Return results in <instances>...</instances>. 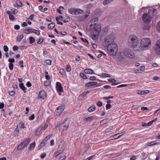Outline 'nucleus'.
<instances>
[{
	"instance_id": "f257e3e1",
	"label": "nucleus",
	"mask_w": 160,
	"mask_h": 160,
	"mask_svg": "<svg viewBox=\"0 0 160 160\" xmlns=\"http://www.w3.org/2000/svg\"><path fill=\"white\" fill-rule=\"evenodd\" d=\"M128 44L130 48L135 51H138L139 45V41L137 37L134 35H131L128 39Z\"/></svg>"
},
{
	"instance_id": "f03ea898",
	"label": "nucleus",
	"mask_w": 160,
	"mask_h": 160,
	"mask_svg": "<svg viewBox=\"0 0 160 160\" xmlns=\"http://www.w3.org/2000/svg\"><path fill=\"white\" fill-rule=\"evenodd\" d=\"M151 41L148 38H143L139 42L138 51H142L148 49L151 46Z\"/></svg>"
},
{
	"instance_id": "7ed1b4c3",
	"label": "nucleus",
	"mask_w": 160,
	"mask_h": 160,
	"mask_svg": "<svg viewBox=\"0 0 160 160\" xmlns=\"http://www.w3.org/2000/svg\"><path fill=\"white\" fill-rule=\"evenodd\" d=\"M120 56L122 57L123 59L125 57L132 58L134 57V54L133 51L129 49L126 48L124 49L123 51L120 53Z\"/></svg>"
},
{
	"instance_id": "20e7f679",
	"label": "nucleus",
	"mask_w": 160,
	"mask_h": 160,
	"mask_svg": "<svg viewBox=\"0 0 160 160\" xmlns=\"http://www.w3.org/2000/svg\"><path fill=\"white\" fill-rule=\"evenodd\" d=\"M107 50L109 54L111 56L115 55L117 53L118 50V46L115 43H109L107 46Z\"/></svg>"
},
{
	"instance_id": "39448f33",
	"label": "nucleus",
	"mask_w": 160,
	"mask_h": 160,
	"mask_svg": "<svg viewBox=\"0 0 160 160\" xmlns=\"http://www.w3.org/2000/svg\"><path fill=\"white\" fill-rule=\"evenodd\" d=\"M154 50L156 54L160 55V40L156 41L154 47Z\"/></svg>"
},
{
	"instance_id": "423d86ee",
	"label": "nucleus",
	"mask_w": 160,
	"mask_h": 160,
	"mask_svg": "<svg viewBox=\"0 0 160 160\" xmlns=\"http://www.w3.org/2000/svg\"><path fill=\"white\" fill-rule=\"evenodd\" d=\"M114 37L113 34H111L107 36L105 39V41L107 43L108 45L109 43L111 44L112 43H115L114 42Z\"/></svg>"
},
{
	"instance_id": "0eeeda50",
	"label": "nucleus",
	"mask_w": 160,
	"mask_h": 160,
	"mask_svg": "<svg viewBox=\"0 0 160 160\" xmlns=\"http://www.w3.org/2000/svg\"><path fill=\"white\" fill-rule=\"evenodd\" d=\"M142 18L144 22H150L151 20L152 17L149 13H144L142 16Z\"/></svg>"
},
{
	"instance_id": "6e6552de",
	"label": "nucleus",
	"mask_w": 160,
	"mask_h": 160,
	"mask_svg": "<svg viewBox=\"0 0 160 160\" xmlns=\"http://www.w3.org/2000/svg\"><path fill=\"white\" fill-rule=\"evenodd\" d=\"M98 18H95L92 19L89 22V26L90 27V29H92L94 28V26L97 24L98 22Z\"/></svg>"
},
{
	"instance_id": "1a4fd4ad",
	"label": "nucleus",
	"mask_w": 160,
	"mask_h": 160,
	"mask_svg": "<svg viewBox=\"0 0 160 160\" xmlns=\"http://www.w3.org/2000/svg\"><path fill=\"white\" fill-rule=\"evenodd\" d=\"M64 109V107L63 106H61L58 107L55 110L56 115H59Z\"/></svg>"
},
{
	"instance_id": "9d476101",
	"label": "nucleus",
	"mask_w": 160,
	"mask_h": 160,
	"mask_svg": "<svg viewBox=\"0 0 160 160\" xmlns=\"http://www.w3.org/2000/svg\"><path fill=\"white\" fill-rule=\"evenodd\" d=\"M57 90L58 92H62L63 91V88L62 87L61 84L59 82H57L56 83Z\"/></svg>"
},
{
	"instance_id": "9b49d317",
	"label": "nucleus",
	"mask_w": 160,
	"mask_h": 160,
	"mask_svg": "<svg viewBox=\"0 0 160 160\" xmlns=\"http://www.w3.org/2000/svg\"><path fill=\"white\" fill-rule=\"evenodd\" d=\"M39 97L40 98L44 99L46 97V94L44 90H41L39 92Z\"/></svg>"
},
{
	"instance_id": "f8f14e48",
	"label": "nucleus",
	"mask_w": 160,
	"mask_h": 160,
	"mask_svg": "<svg viewBox=\"0 0 160 160\" xmlns=\"http://www.w3.org/2000/svg\"><path fill=\"white\" fill-rule=\"evenodd\" d=\"M89 15V12H87L84 15L79 16L78 18L81 21H83L88 17Z\"/></svg>"
},
{
	"instance_id": "ddd939ff",
	"label": "nucleus",
	"mask_w": 160,
	"mask_h": 160,
	"mask_svg": "<svg viewBox=\"0 0 160 160\" xmlns=\"http://www.w3.org/2000/svg\"><path fill=\"white\" fill-rule=\"evenodd\" d=\"M92 29L95 30V32L98 33L99 34V32L101 31V26L100 25L97 24L95 26H94V28Z\"/></svg>"
},
{
	"instance_id": "4468645a",
	"label": "nucleus",
	"mask_w": 160,
	"mask_h": 160,
	"mask_svg": "<svg viewBox=\"0 0 160 160\" xmlns=\"http://www.w3.org/2000/svg\"><path fill=\"white\" fill-rule=\"evenodd\" d=\"M97 84V82H89L87 83L85 86L87 87L93 86L96 85Z\"/></svg>"
},
{
	"instance_id": "2eb2a0df",
	"label": "nucleus",
	"mask_w": 160,
	"mask_h": 160,
	"mask_svg": "<svg viewBox=\"0 0 160 160\" xmlns=\"http://www.w3.org/2000/svg\"><path fill=\"white\" fill-rule=\"evenodd\" d=\"M149 22H144L142 25V28L144 30H148L150 28V26L149 24Z\"/></svg>"
},
{
	"instance_id": "dca6fc26",
	"label": "nucleus",
	"mask_w": 160,
	"mask_h": 160,
	"mask_svg": "<svg viewBox=\"0 0 160 160\" xmlns=\"http://www.w3.org/2000/svg\"><path fill=\"white\" fill-rule=\"evenodd\" d=\"M42 128L41 127L38 128L35 132V135L36 136L40 135L42 133Z\"/></svg>"
},
{
	"instance_id": "f3484780",
	"label": "nucleus",
	"mask_w": 160,
	"mask_h": 160,
	"mask_svg": "<svg viewBox=\"0 0 160 160\" xmlns=\"http://www.w3.org/2000/svg\"><path fill=\"white\" fill-rule=\"evenodd\" d=\"M30 141V139L29 138H27L24 140L22 143L23 144L24 146H27L29 144Z\"/></svg>"
},
{
	"instance_id": "a211bd4d",
	"label": "nucleus",
	"mask_w": 160,
	"mask_h": 160,
	"mask_svg": "<svg viewBox=\"0 0 160 160\" xmlns=\"http://www.w3.org/2000/svg\"><path fill=\"white\" fill-rule=\"evenodd\" d=\"M84 72L86 74H92L94 72L92 69L88 68L85 69L84 70Z\"/></svg>"
},
{
	"instance_id": "6ab92c4d",
	"label": "nucleus",
	"mask_w": 160,
	"mask_h": 160,
	"mask_svg": "<svg viewBox=\"0 0 160 160\" xmlns=\"http://www.w3.org/2000/svg\"><path fill=\"white\" fill-rule=\"evenodd\" d=\"M149 92V91L148 90L144 91H138L137 92V93L138 94L144 95L145 94L148 93Z\"/></svg>"
},
{
	"instance_id": "aec40b11",
	"label": "nucleus",
	"mask_w": 160,
	"mask_h": 160,
	"mask_svg": "<svg viewBox=\"0 0 160 160\" xmlns=\"http://www.w3.org/2000/svg\"><path fill=\"white\" fill-rule=\"evenodd\" d=\"M69 127L68 124L64 125L62 128V127L60 125L59 126V129H62L63 131H67Z\"/></svg>"
},
{
	"instance_id": "412c9836",
	"label": "nucleus",
	"mask_w": 160,
	"mask_h": 160,
	"mask_svg": "<svg viewBox=\"0 0 160 160\" xmlns=\"http://www.w3.org/2000/svg\"><path fill=\"white\" fill-rule=\"evenodd\" d=\"M98 33L93 32L91 35L92 38L94 40H96L98 37Z\"/></svg>"
},
{
	"instance_id": "4be33fe9",
	"label": "nucleus",
	"mask_w": 160,
	"mask_h": 160,
	"mask_svg": "<svg viewBox=\"0 0 160 160\" xmlns=\"http://www.w3.org/2000/svg\"><path fill=\"white\" fill-rule=\"evenodd\" d=\"M89 92L88 91H87L84 92L79 96V98H81L82 99H84V97Z\"/></svg>"
},
{
	"instance_id": "5701e85b",
	"label": "nucleus",
	"mask_w": 160,
	"mask_h": 160,
	"mask_svg": "<svg viewBox=\"0 0 160 160\" xmlns=\"http://www.w3.org/2000/svg\"><path fill=\"white\" fill-rule=\"evenodd\" d=\"M75 15L81 14L83 13V11L80 9H75Z\"/></svg>"
},
{
	"instance_id": "b1692460",
	"label": "nucleus",
	"mask_w": 160,
	"mask_h": 160,
	"mask_svg": "<svg viewBox=\"0 0 160 160\" xmlns=\"http://www.w3.org/2000/svg\"><path fill=\"white\" fill-rule=\"evenodd\" d=\"M19 87L23 91H24V93L26 92V88L23 83H21L20 84Z\"/></svg>"
},
{
	"instance_id": "393cba45",
	"label": "nucleus",
	"mask_w": 160,
	"mask_h": 160,
	"mask_svg": "<svg viewBox=\"0 0 160 160\" xmlns=\"http://www.w3.org/2000/svg\"><path fill=\"white\" fill-rule=\"evenodd\" d=\"M114 0H105L103 2V4L104 5H106L111 3Z\"/></svg>"
},
{
	"instance_id": "a878e982",
	"label": "nucleus",
	"mask_w": 160,
	"mask_h": 160,
	"mask_svg": "<svg viewBox=\"0 0 160 160\" xmlns=\"http://www.w3.org/2000/svg\"><path fill=\"white\" fill-rule=\"evenodd\" d=\"M94 119L93 116L88 117L87 118H85L84 120L86 121H91Z\"/></svg>"
},
{
	"instance_id": "bb28decb",
	"label": "nucleus",
	"mask_w": 160,
	"mask_h": 160,
	"mask_svg": "<svg viewBox=\"0 0 160 160\" xmlns=\"http://www.w3.org/2000/svg\"><path fill=\"white\" fill-rule=\"evenodd\" d=\"M75 9L74 8H71L68 10L69 12L73 15H75Z\"/></svg>"
},
{
	"instance_id": "cd10ccee",
	"label": "nucleus",
	"mask_w": 160,
	"mask_h": 160,
	"mask_svg": "<svg viewBox=\"0 0 160 160\" xmlns=\"http://www.w3.org/2000/svg\"><path fill=\"white\" fill-rule=\"evenodd\" d=\"M18 128V126H17V128L14 131V134L15 136H18L19 135V131Z\"/></svg>"
},
{
	"instance_id": "c85d7f7f",
	"label": "nucleus",
	"mask_w": 160,
	"mask_h": 160,
	"mask_svg": "<svg viewBox=\"0 0 160 160\" xmlns=\"http://www.w3.org/2000/svg\"><path fill=\"white\" fill-rule=\"evenodd\" d=\"M101 32L103 35H105L108 32V29L107 28H103Z\"/></svg>"
},
{
	"instance_id": "c756f323",
	"label": "nucleus",
	"mask_w": 160,
	"mask_h": 160,
	"mask_svg": "<svg viewBox=\"0 0 160 160\" xmlns=\"http://www.w3.org/2000/svg\"><path fill=\"white\" fill-rule=\"evenodd\" d=\"M25 147L22 143H20L18 146L17 149L18 150H21L23 149Z\"/></svg>"
},
{
	"instance_id": "7c9ffc66",
	"label": "nucleus",
	"mask_w": 160,
	"mask_h": 160,
	"mask_svg": "<svg viewBox=\"0 0 160 160\" xmlns=\"http://www.w3.org/2000/svg\"><path fill=\"white\" fill-rule=\"evenodd\" d=\"M159 142H156V141H152L148 144V146L155 145L159 143Z\"/></svg>"
},
{
	"instance_id": "2f4dec72",
	"label": "nucleus",
	"mask_w": 160,
	"mask_h": 160,
	"mask_svg": "<svg viewBox=\"0 0 160 160\" xmlns=\"http://www.w3.org/2000/svg\"><path fill=\"white\" fill-rule=\"evenodd\" d=\"M35 146V143L34 142L33 143H31L29 146V149L30 150H32L33 149Z\"/></svg>"
},
{
	"instance_id": "473e14b6",
	"label": "nucleus",
	"mask_w": 160,
	"mask_h": 160,
	"mask_svg": "<svg viewBox=\"0 0 160 160\" xmlns=\"http://www.w3.org/2000/svg\"><path fill=\"white\" fill-rule=\"evenodd\" d=\"M55 27V24L54 23L52 22L49 24L48 25V28L49 29H52Z\"/></svg>"
},
{
	"instance_id": "72a5a7b5",
	"label": "nucleus",
	"mask_w": 160,
	"mask_h": 160,
	"mask_svg": "<svg viewBox=\"0 0 160 160\" xmlns=\"http://www.w3.org/2000/svg\"><path fill=\"white\" fill-rule=\"evenodd\" d=\"M64 9V8L62 6H60L59 8V9H57V11L60 14H62L61 11Z\"/></svg>"
},
{
	"instance_id": "f704fd0d",
	"label": "nucleus",
	"mask_w": 160,
	"mask_h": 160,
	"mask_svg": "<svg viewBox=\"0 0 160 160\" xmlns=\"http://www.w3.org/2000/svg\"><path fill=\"white\" fill-rule=\"evenodd\" d=\"M151 122H149L148 123H144L142 124V127H146L148 126H150L152 125Z\"/></svg>"
},
{
	"instance_id": "c9c22d12",
	"label": "nucleus",
	"mask_w": 160,
	"mask_h": 160,
	"mask_svg": "<svg viewBox=\"0 0 160 160\" xmlns=\"http://www.w3.org/2000/svg\"><path fill=\"white\" fill-rule=\"evenodd\" d=\"M95 109V107H90L88 109V111L90 112H91L94 111Z\"/></svg>"
},
{
	"instance_id": "e433bc0d",
	"label": "nucleus",
	"mask_w": 160,
	"mask_h": 160,
	"mask_svg": "<svg viewBox=\"0 0 160 160\" xmlns=\"http://www.w3.org/2000/svg\"><path fill=\"white\" fill-rule=\"evenodd\" d=\"M32 31L31 29H28L25 30L24 32L26 34H28L31 32Z\"/></svg>"
},
{
	"instance_id": "4c0bfd02",
	"label": "nucleus",
	"mask_w": 160,
	"mask_h": 160,
	"mask_svg": "<svg viewBox=\"0 0 160 160\" xmlns=\"http://www.w3.org/2000/svg\"><path fill=\"white\" fill-rule=\"evenodd\" d=\"M29 38V40H30V42H29L30 44H32L35 42V39L32 37H30Z\"/></svg>"
},
{
	"instance_id": "58836bf2",
	"label": "nucleus",
	"mask_w": 160,
	"mask_h": 160,
	"mask_svg": "<svg viewBox=\"0 0 160 160\" xmlns=\"http://www.w3.org/2000/svg\"><path fill=\"white\" fill-rule=\"evenodd\" d=\"M109 121V119H108L107 118V119H104L100 121V123H101L102 124L106 123L107 122H108Z\"/></svg>"
},
{
	"instance_id": "ea45409f",
	"label": "nucleus",
	"mask_w": 160,
	"mask_h": 160,
	"mask_svg": "<svg viewBox=\"0 0 160 160\" xmlns=\"http://www.w3.org/2000/svg\"><path fill=\"white\" fill-rule=\"evenodd\" d=\"M80 75L82 78L84 79H87V76L83 73H80Z\"/></svg>"
},
{
	"instance_id": "a19ab883",
	"label": "nucleus",
	"mask_w": 160,
	"mask_h": 160,
	"mask_svg": "<svg viewBox=\"0 0 160 160\" xmlns=\"http://www.w3.org/2000/svg\"><path fill=\"white\" fill-rule=\"evenodd\" d=\"M23 38V35H20L19 36L17 37V40L18 42H19L21 41Z\"/></svg>"
},
{
	"instance_id": "79ce46f5",
	"label": "nucleus",
	"mask_w": 160,
	"mask_h": 160,
	"mask_svg": "<svg viewBox=\"0 0 160 160\" xmlns=\"http://www.w3.org/2000/svg\"><path fill=\"white\" fill-rule=\"evenodd\" d=\"M47 141V140L46 139H43L42 140L41 142L40 143V145L41 146H42L44 147L46 144V142Z\"/></svg>"
},
{
	"instance_id": "37998d69",
	"label": "nucleus",
	"mask_w": 160,
	"mask_h": 160,
	"mask_svg": "<svg viewBox=\"0 0 160 160\" xmlns=\"http://www.w3.org/2000/svg\"><path fill=\"white\" fill-rule=\"evenodd\" d=\"M16 3L17 5L19 7H22V2L19 0H17L16 1Z\"/></svg>"
},
{
	"instance_id": "c03bdc74",
	"label": "nucleus",
	"mask_w": 160,
	"mask_h": 160,
	"mask_svg": "<svg viewBox=\"0 0 160 160\" xmlns=\"http://www.w3.org/2000/svg\"><path fill=\"white\" fill-rule=\"evenodd\" d=\"M32 32L33 33H35L36 34L38 35L40 34V32L37 30H32Z\"/></svg>"
},
{
	"instance_id": "a18cd8bd",
	"label": "nucleus",
	"mask_w": 160,
	"mask_h": 160,
	"mask_svg": "<svg viewBox=\"0 0 160 160\" xmlns=\"http://www.w3.org/2000/svg\"><path fill=\"white\" fill-rule=\"evenodd\" d=\"M45 73H46V75H45L46 78L47 80H50V78L48 72H46Z\"/></svg>"
},
{
	"instance_id": "49530a36",
	"label": "nucleus",
	"mask_w": 160,
	"mask_h": 160,
	"mask_svg": "<svg viewBox=\"0 0 160 160\" xmlns=\"http://www.w3.org/2000/svg\"><path fill=\"white\" fill-rule=\"evenodd\" d=\"M45 62L47 64L51 65L52 64V61L50 60H46Z\"/></svg>"
},
{
	"instance_id": "de8ad7c7",
	"label": "nucleus",
	"mask_w": 160,
	"mask_h": 160,
	"mask_svg": "<svg viewBox=\"0 0 160 160\" xmlns=\"http://www.w3.org/2000/svg\"><path fill=\"white\" fill-rule=\"evenodd\" d=\"M120 134V133H117V134H114V135H112V136H111V138H112V139H117V138H119V137L120 136V135L119 136H118V137H117V138H115V136H117L118 135Z\"/></svg>"
},
{
	"instance_id": "09e8293b",
	"label": "nucleus",
	"mask_w": 160,
	"mask_h": 160,
	"mask_svg": "<svg viewBox=\"0 0 160 160\" xmlns=\"http://www.w3.org/2000/svg\"><path fill=\"white\" fill-rule=\"evenodd\" d=\"M62 17L61 16H60L58 18L56 17V20L57 21H58L59 20L60 21H62Z\"/></svg>"
},
{
	"instance_id": "8fccbe9b",
	"label": "nucleus",
	"mask_w": 160,
	"mask_h": 160,
	"mask_svg": "<svg viewBox=\"0 0 160 160\" xmlns=\"http://www.w3.org/2000/svg\"><path fill=\"white\" fill-rule=\"evenodd\" d=\"M157 29L160 32V21L158 22L157 24Z\"/></svg>"
},
{
	"instance_id": "3c124183",
	"label": "nucleus",
	"mask_w": 160,
	"mask_h": 160,
	"mask_svg": "<svg viewBox=\"0 0 160 160\" xmlns=\"http://www.w3.org/2000/svg\"><path fill=\"white\" fill-rule=\"evenodd\" d=\"M13 64L12 63H9V67L10 70H12L13 68Z\"/></svg>"
},
{
	"instance_id": "603ef678",
	"label": "nucleus",
	"mask_w": 160,
	"mask_h": 160,
	"mask_svg": "<svg viewBox=\"0 0 160 160\" xmlns=\"http://www.w3.org/2000/svg\"><path fill=\"white\" fill-rule=\"evenodd\" d=\"M102 76L103 77H108L109 78L110 77V75L108 74L105 73L102 74Z\"/></svg>"
},
{
	"instance_id": "864d4df0",
	"label": "nucleus",
	"mask_w": 160,
	"mask_h": 160,
	"mask_svg": "<svg viewBox=\"0 0 160 160\" xmlns=\"http://www.w3.org/2000/svg\"><path fill=\"white\" fill-rule=\"evenodd\" d=\"M19 127L22 128H25L24 124L23 122H21L19 124Z\"/></svg>"
},
{
	"instance_id": "5fc2aeb1",
	"label": "nucleus",
	"mask_w": 160,
	"mask_h": 160,
	"mask_svg": "<svg viewBox=\"0 0 160 160\" xmlns=\"http://www.w3.org/2000/svg\"><path fill=\"white\" fill-rule=\"evenodd\" d=\"M46 156V153L43 152L40 155V157L42 159H43L45 158V157Z\"/></svg>"
},
{
	"instance_id": "6e6d98bb",
	"label": "nucleus",
	"mask_w": 160,
	"mask_h": 160,
	"mask_svg": "<svg viewBox=\"0 0 160 160\" xmlns=\"http://www.w3.org/2000/svg\"><path fill=\"white\" fill-rule=\"evenodd\" d=\"M34 114H32L29 117V119L30 120H32L34 119Z\"/></svg>"
},
{
	"instance_id": "4d7b16f0",
	"label": "nucleus",
	"mask_w": 160,
	"mask_h": 160,
	"mask_svg": "<svg viewBox=\"0 0 160 160\" xmlns=\"http://www.w3.org/2000/svg\"><path fill=\"white\" fill-rule=\"evenodd\" d=\"M102 102L100 101L98 102L97 103V106L100 107H101L102 106Z\"/></svg>"
},
{
	"instance_id": "13d9d810",
	"label": "nucleus",
	"mask_w": 160,
	"mask_h": 160,
	"mask_svg": "<svg viewBox=\"0 0 160 160\" xmlns=\"http://www.w3.org/2000/svg\"><path fill=\"white\" fill-rule=\"evenodd\" d=\"M50 84V83L47 81H46L44 82V85L45 86H48Z\"/></svg>"
},
{
	"instance_id": "bf43d9fd",
	"label": "nucleus",
	"mask_w": 160,
	"mask_h": 160,
	"mask_svg": "<svg viewBox=\"0 0 160 160\" xmlns=\"http://www.w3.org/2000/svg\"><path fill=\"white\" fill-rule=\"evenodd\" d=\"M66 70L67 72H70L71 70V67L70 65L67 66Z\"/></svg>"
},
{
	"instance_id": "052dcab7",
	"label": "nucleus",
	"mask_w": 160,
	"mask_h": 160,
	"mask_svg": "<svg viewBox=\"0 0 160 160\" xmlns=\"http://www.w3.org/2000/svg\"><path fill=\"white\" fill-rule=\"evenodd\" d=\"M9 18L11 20H13L14 19L15 17L13 15L11 14L9 16Z\"/></svg>"
},
{
	"instance_id": "680f3d73",
	"label": "nucleus",
	"mask_w": 160,
	"mask_h": 160,
	"mask_svg": "<svg viewBox=\"0 0 160 160\" xmlns=\"http://www.w3.org/2000/svg\"><path fill=\"white\" fill-rule=\"evenodd\" d=\"M3 48H4V51L6 52H7L8 50V47L6 46V45H4V47H3Z\"/></svg>"
},
{
	"instance_id": "e2e57ef3",
	"label": "nucleus",
	"mask_w": 160,
	"mask_h": 160,
	"mask_svg": "<svg viewBox=\"0 0 160 160\" xmlns=\"http://www.w3.org/2000/svg\"><path fill=\"white\" fill-rule=\"evenodd\" d=\"M8 61L10 62V63H12L14 62L15 59L14 58H10L9 59Z\"/></svg>"
},
{
	"instance_id": "0e129e2a",
	"label": "nucleus",
	"mask_w": 160,
	"mask_h": 160,
	"mask_svg": "<svg viewBox=\"0 0 160 160\" xmlns=\"http://www.w3.org/2000/svg\"><path fill=\"white\" fill-rule=\"evenodd\" d=\"M9 94L11 96H13L15 94V92L13 91H9Z\"/></svg>"
},
{
	"instance_id": "69168bd1",
	"label": "nucleus",
	"mask_w": 160,
	"mask_h": 160,
	"mask_svg": "<svg viewBox=\"0 0 160 160\" xmlns=\"http://www.w3.org/2000/svg\"><path fill=\"white\" fill-rule=\"evenodd\" d=\"M111 107V105L110 104H107L106 105V109L108 110Z\"/></svg>"
},
{
	"instance_id": "338daca9",
	"label": "nucleus",
	"mask_w": 160,
	"mask_h": 160,
	"mask_svg": "<svg viewBox=\"0 0 160 160\" xmlns=\"http://www.w3.org/2000/svg\"><path fill=\"white\" fill-rule=\"evenodd\" d=\"M43 41V40L42 38H39V40L38 41L37 43L38 44H40L42 43Z\"/></svg>"
},
{
	"instance_id": "774afa93",
	"label": "nucleus",
	"mask_w": 160,
	"mask_h": 160,
	"mask_svg": "<svg viewBox=\"0 0 160 160\" xmlns=\"http://www.w3.org/2000/svg\"><path fill=\"white\" fill-rule=\"evenodd\" d=\"M136 157L135 156H133L130 158V160H136Z\"/></svg>"
}]
</instances>
